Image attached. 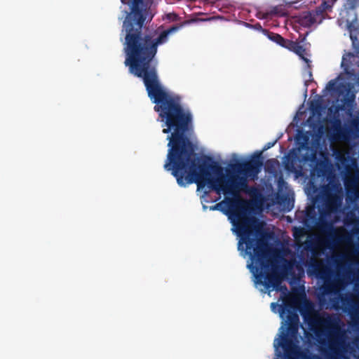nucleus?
<instances>
[{
    "mask_svg": "<svg viewBox=\"0 0 359 359\" xmlns=\"http://www.w3.org/2000/svg\"><path fill=\"white\" fill-rule=\"evenodd\" d=\"M309 77L311 78V72L310 71L308 72Z\"/></svg>",
    "mask_w": 359,
    "mask_h": 359,
    "instance_id": "30",
    "label": "nucleus"
},
{
    "mask_svg": "<svg viewBox=\"0 0 359 359\" xmlns=\"http://www.w3.org/2000/svg\"><path fill=\"white\" fill-rule=\"evenodd\" d=\"M311 252H312L313 255H317V253H316V252L314 248L311 249Z\"/></svg>",
    "mask_w": 359,
    "mask_h": 359,
    "instance_id": "28",
    "label": "nucleus"
},
{
    "mask_svg": "<svg viewBox=\"0 0 359 359\" xmlns=\"http://www.w3.org/2000/svg\"><path fill=\"white\" fill-rule=\"evenodd\" d=\"M317 128H318V131L319 133H323V126H322L321 123H319L318 126H317Z\"/></svg>",
    "mask_w": 359,
    "mask_h": 359,
    "instance_id": "26",
    "label": "nucleus"
},
{
    "mask_svg": "<svg viewBox=\"0 0 359 359\" xmlns=\"http://www.w3.org/2000/svg\"><path fill=\"white\" fill-rule=\"evenodd\" d=\"M236 161L239 158H230ZM248 161L231 165L232 175L227 180H234V184H245L248 180H256L261 172L265 158H245Z\"/></svg>",
    "mask_w": 359,
    "mask_h": 359,
    "instance_id": "7",
    "label": "nucleus"
},
{
    "mask_svg": "<svg viewBox=\"0 0 359 359\" xmlns=\"http://www.w3.org/2000/svg\"><path fill=\"white\" fill-rule=\"evenodd\" d=\"M341 67L343 72L329 81L324 95L336 98L341 109L351 110L355 104V94L359 88V50L356 55L344 54Z\"/></svg>",
    "mask_w": 359,
    "mask_h": 359,
    "instance_id": "3",
    "label": "nucleus"
},
{
    "mask_svg": "<svg viewBox=\"0 0 359 359\" xmlns=\"http://www.w3.org/2000/svg\"><path fill=\"white\" fill-rule=\"evenodd\" d=\"M306 266L309 276H314L323 281V284L320 287V294L335 293L339 292V289L343 286L342 278L332 279L333 271L323 260L311 257L307 262Z\"/></svg>",
    "mask_w": 359,
    "mask_h": 359,
    "instance_id": "6",
    "label": "nucleus"
},
{
    "mask_svg": "<svg viewBox=\"0 0 359 359\" xmlns=\"http://www.w3.org/2000/svg\"><path fill=\"white\" fill-rule=\"evenodd\" d=\"M231 157L236 158V157H239V156L237 154H232Z\"/></svg>",
    "mask_w": 359,
    "mask_h": 359,
    "instance_id": "29",
    "label": "nucleus"
},
{
    "mask_svg": "<svg viewBox=\"0 0 359 359\" xmlns=\"http://www.w3.org/2000/svg\"><path fill=\"white\" fill-rule=\"evenodd\" d=\"M295 217L297 219L301 220L305 226H309L311 224H313L317 220V214L314 205H308L304 211L297 212Z\"/></svg>",
    "mask_w": 359,
    "mask_h": 359,
    "instance_id": "14",
    "label": "nucleus"
},
{
    "mask_svg": "<svg viewBox=\"0 0 359 359\" xmlns=\"http://www.w3.org/2000/svg\"><path fill=\"white\" fill-rule=\"evenodd\" d=\"M355 233H359V229H355Z\"/></svg>",
    "mask_w": 359,
    "mask_h": 359,
    "instance_id": "33",
    "label": "nucleus"
},
{
    "mask_svg": "<svg viewBox=\"0 0 359 359\" xmlns=\"http://www.w3.org/2000/svg\"><path fill=\"white\" fill-rule=\"evenodd\" d=\"M177 15L175 13H168L165 15V19L168 20L169 22L176 21L177 20Z\"/></svg>",
    "mask_w": 359,
    "mask_h": 359,
    "instance_id": "24",
    "label": "nucleus"
},
{
    "mask_svg": "<svg viewBox=\"0 0 359 359\" xmlns=\"http://www.w3.org/2000/svg\"><path fill=\"white\" fill-rule=\"evenodd\" d=\"M323 207L319 209V212H325L327 215L337 211V208L341 205V200L336 194H326L323 200Z\"/></svg>",
    "mask_w": 359,
    "mask_h": 359,
    "instance_id": "13",
    "label": "nucleus"
},
{
    "mask_svg": "<svg viewBox=\"0 0 359 359\" xmlns=\"http://www.w3.org/2000/svg\"><path fill=\"white\" fill-rule=\"evenodd\" d=\"M276 359H278V358H276Z\"/></svg>",
    "mask_w": 359,
    "mask_h": 359,
    "instance_id": "35",
    "label": "nucleus"
},
{
    "mask_svg": "<svg viewBox=\"0 0 359 359\" xmlns=\"http://www.w3.org/2000/svg\"><path fill=\"white\" fill-rule=\"evenodd\" d=\"M215 158H167L164 168L170 171L180 187L196 184L198 187H209L217 193L231 192L232 184H222L223 168Z\"/></svg>",
    "mask_w": 359,
    "mask_h": 359,
    "instance_id": "2",
    "label": "nucleus"
},
{
    "mask_svg": "<svg viewBox=\"0 0 359 359\" xmlns=\"http://www.w3.org/2000/svg\"><path fill=\"white\" fill-rule=\"evenodd\" d=\"M344 256L342 255H337L332 257L333 262L337 267H339L341 265Z\"/></svg>",
    "mask_w": 359,
    "mask_h": 359,
    "instance_id": "21",
    "label": "nucleus"
},
{
    "mask_svg": "<svg viewBox=\"0 0 359 359\" xmlns=\"http://www.w3.org/2000/svg\"><path fill=\"white\" fill-rule=\"evenodd\" d=\"M231 183V192H223L224 194L232 195V198H226L224 201L216 204L213 209L220 207L226 208V214L234 227V231L240 237L238 248L243 250L245 245V253L250 255L252 260L248 268L253 273L255 282L264 285L266 290H281V276L278 271L277 264L271 259L267 243L261 238L251 237L259 234L262 225L255 217L251 216L254 206L262 204L264 196L261 191L256 187H249L247 183L241 184L244 191L249 195L251 200L248 201L240 196L238 186L234 180H226L224 175L222 184Z\"/></svg>",
    "mask_w": 359,
    "mask_h": 359,
    "instance_id": "1",
    "label": "nucleus"
},
{
    "mask_svg": "<svg viewBox=\"0 0 359 359\" xmlns=\"http://www.w3.org/2000/svg\"><path fill=\"white\" fill-rule=\"evenodd\" d=\"M285 48L299 55V57L306 64L307 67H310L311 60L309 58V54L298 43L289 41Z\"/></svg>",
    "mask_w": 359,
    "mask_h": 359,
    "instance_id": "15",
    "label": "nucleus"
},
{
    "mask_svg": "<svg viewBox=\"0 0 359 359\" xmlns=\"http://www.w3.org/2000/svg\"><path fill=\"white\" fill-rule=\"evenodd\" d=\"M265 35L267 36L269 39L284 48H286L287 44L289 41V40L285 39L280 34H278L265 32Z\"/></svg>",
    "mask_w": 359,
    "mask_h": 359,
    "instance_id": "18",
    "label": "nucleus"
},
{
    "mask_svg": "<svg viewBox=\"0 0 359 359\" xmlns=\"http://www.w3.org/2000/svg\"><path fill=\"white\" fill-rule=\"evenodd\" d=\"M319 137L310 132H299L295 137V147L285 157H316L310 151L316 149Z\"/></svg>",
    "mask_w": 359,
    "mask_h": 359,
    "instance_id": "9",
    "label": "nucleus"
},
{
    "mask_svg": "<svg viewBox=\"0 0 359 359\" xmlns=\"http://www.w3.org/2000/svg\"><path fill=\"white\" fill-rule=\"evenodd\" d=\"M302 233V229L299 228V229H297V228H295L294 229V236L295 238H298L299 236V234Z\"/></svg>",
    "mask_w": 359,
    "mask_h": 359,
    "instance_id": "25",
    "label": "nucleus"
},
{
    "mask_svg": "<svg viewBox=\"0 0 359 359\" xmlns=\"http://www.w3.org/2000/svg\"><path fill=\"white\" fill-rule=\"evenodd\" d=\"M335 157L341 158V157H345V156H341V155H337V156H336Z\"/></svg>",
    "mask_w": 359,
    "mask_h": 359,
    "instance_id": "32",
    "label": "nucleus"
},
{
    "mask_svg": "<svg viewBox=\"0 0 359 359\" xmlns=\"http://www.w3.org/2000/svg\"><path fill=\"white\" fill-rule=\"evenodd\" d=\"M342 287L339 289V292L330 294H320L318 296L319 302L323 304L322 297L326 295H334L330 299L332 308L339 311L341 309L344 312L348 313L353 323H359V294L356 299L351 292L342 293L341 291L346 286V283L342 279Z\"/></svg>",
    "mask_w": 359,
    "mask_h": 359,
    "instance_id": "8",
    "label": "nucleus"
},
{
    "mask_svg": "<svg viewBox=\"0 0 359 359\" xmlns=\"http://www.w3.org/2000/svg\"><path fill=\"white\" fill-rule=\"evenodd\" d=\"M296 4V1L283 0V4L271 7L269 12L271 15L284 16L288 13L289 8L293 7Z\"/></svg>",
    "mask_w": 359,
    "mask_h": 359,
    "instance_id": "16",
    "label": "nucleus"
},
{
    "mask_svg": "<svg viewBox=\"0 0 359 359\" xmlns=\"http://www.w3.org/2000/svg\"><path fill=\"white\" fill-rule=\"evenodd\" d=\"M276 144L275 142H268L266 144L262 149L256 150L247 157H263L264 152L269 149Z\"/></svg>",
    "mask_w": 359,
    "mask_h": 359,
    "instance_id": "19",
    "label": "nucleus"
},
{
    "mask_svg": "<svg viewBox=\"0 0 359 359\" xmlns=\"http://www.w3.org/2000/svg\"><path fill=\"white\" fill-rule=\"evenodd\" d=\"M277 200H278V203H280V204H282V203H287V206H290V198H288L287 196L285 195H278L277 197H276ZM288 208V210H290V208L287 207Z\"/></svg>",
    "mask_w": 359,
    "mask_h": 359,
    "instance_id": "20",
    "label": "nucleus"
},
{
    "mask_svg": "<svg viewBox=\"0 0 359 359\" xmlns=\"http://www.w3.org/2000/svg\"><path fill=\"white\" fill-rule=\"evenodd\" d=\"M283 289H284V290H287L286 286H284V287H283Z\"/></svg>",
    "mask_w": 359,
    "mask_h": 359,
    "instance_id": "34",
    "label": "nucleus"
},
{
    "mask_svg": "<svg viewBox=\"0 0 359 359\" xmlns=\"http://www.w3.org/2000/svg\"><path fill=\"white\" fill-rule=\"evenodd\" d=\"M337 162L340 163H357L359 161V158H333Z\"/></svg>",
    "mask_w": 359,
    "mask_h": 359,
    "instance_id": "22",
    "label": "nucleus"
},
{
    "mask_svg": "<svg viewBox=\"0 0 359 359\" xmlns=\"http://www.w3.org/2000/svg\"><path fill=\"white\" fill-rule=\"evenodd\" d=\"M332 6V1L331 4L329 1H324L316 11L303 13L300 17V23L304 27L320 24L325 18L323 13L330 10Z\"/></svg>",
    "mask_w": 359,
    "mask_h": 359,
    "instance_id": "10",
    "label": "nucleus"
},
{
    "mask_svg": "<svg viewBox=\"0 0 359 359\" xmlns=\"http://www.w3.org/2000/svg\"><path fill=\"white\" fill-rule=\"evenodd\" d=\"M304 107L302 105L299 107V110L297 112V114L294 117V121L298 123L301 119H302V116L304 114Z\"/></svg>",
    "mask_w": 359,
    "mask_h": 359,
    "instance_id": "23",
    "label": "nucleus"
},
{
    "mask_svg": "<svg viewBox=\"0 0 359 359\" xmlns=\"http://www.w3.org/2000/svg\"><path fill=\"white\" fill-rule=\"evenodd\" d=\"M319 217L317 218L316 222H314L318 229L327 233L329 236L332 238L334 243L348 241L350 239V236L348 235L337 236L335 234L330 233L332 231L333 227L327 220V217L329 216V215L325 213V212H319Z\"/></svg>",
    "mask_w": 359,
    "mask_h": 359,
    "instance_id": "12",
    "label": "nucleus"
},
{
    "mask_svg": "<svg viewBox=\"0 0 359 359\" xmlns=\"http://www.w3.org/2000/svg\"><path fill=\"white\" fill-rule=\"evenodd\" d=\"M299 312L310 330L320 339L321 344H324L327 339L332 353L339 355L346 351L348 345L345 342L346 332L340 325L339 318L330 314H313L310 305L301 309Z\"/></svg>",
    "mask_w": 359,
    "mask_h": 359,
    "instance_id": "4",
    "label": "nucleus"
},
{
    "mask_svg": "<svg viewBox=\"0 0 359 359\" xmlns=\"http://www.w3.org/2000/svg\"><path fill=\"white\" fill-rule=\"evenodd\" d=\"M340 133H341V135H342L344 136V130H340Z\"/></svg>",
    "mask_w": 359,
    "mask_h": 359,
    "instance_id": "31",
    "label": "nucleus"
},
{
    "mask_svg": "<svg viewBox=\"0 0 359 359\" xmlns=\"http://www.w3.org/2000/svg\"><path fill=\"white\" fill-rule=\"evenodd\" d=\"M320 243L323 245H327L329 242H328V241H321Z\"/></svg>",
    "mask_w": 359,
    "mask_h": 359,
    "instance_id": "27",
    "label": "nucleus"
},
{
    "mask_svg": "<svg viewBox=\"0 0 359 359\" xmlns=\"http://www.w3.org/2000/svg\"><path fill=\"white\" fill-rule=\"evenodd\" d=\"M285 164V168L293 172L297 178L303 177L304 172L301 165H297V163H304L307 162L318 163L321 161L331 162L332 158H282Z\"/></svg>",
    "mask_w": 359,
    "mask_h": 359,
    "instance_id": "11",
    "label": "nucleus"
},
{
    "mask_svg": "<svg viewBox=\"0 0 359 359\" xmlns=\"http://www.w3.org/2000/svg\"><path fill=\"white\" fill-rule=\"evenodd\" d=\"M297 301L295 298H290L284 305L280 306V317L283 319L280 327V335L278 341L274 342L277 349L281 347L284 351V359H297L299 355L295 342L298 341L299 330L302 327L297 313Z\"/></svg>",
    "mask_w": 359,
    "mask_h": 359,
    "instance_id": "5",
    "label": "nucleus"
},
{
    "mask_svg": "<svg viewBox=\"0 0 359 359\" xmlns=\"http://www.w3.org/2000/svg\"><path fill=\"white\" fill-rule=\"evenodd\" d=\"M309 112H310V114H312V116H310L308 118L307 124L310 127H313L314 128V125H313V119L316 116L317 119L319 120L320 119V107L318 105V102H316L314 101H312L311 102V105H310V107H309Z\"/></svg>",
    "mask_w": 359,
    "mask_h": 359,
    "instance_id": "17",
    "label": "nucleus"
}]
</instances>
